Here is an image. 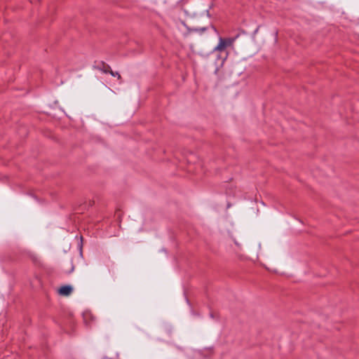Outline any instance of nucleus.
<instances>
[{"mask_svg":"<svg viewBox=\"0 0 359 359\" xmlns=\"http://www.w3.org/2000/svg\"><path fill=\"white\" fill-rule=\"evenodd\" d=\"M235 41L234 38H226L223 39L222 37L219 38V43L213 49L214 52H222L225 50L226 48L229 46H233Z\"/></svg>","mask_w":359,"mask_h":359,"instance_id":"obj_1","label":"nucleus"},{"mask_svg":"<svg viewBox=\"0 0 359 359\" xmlns=\"http://www.w3.org/2000/svg\"><path fill=\"white\" fill-rule=\"evenodd\" d=\"M102 72H104V73H109V72L111 69V67L109 65H103V67L102 69Z\"/></svg>","mask_w":359,"mask_h":359,"instance_id":"obj_4","label":"nucleus"},{"mask_svg":"<svg viewBox=\"0 0 359 359\" xmlns=\"http://www.w3.org/2000/svg\"><path fill=\"white\" fill-rule=\"evenodd\" d=\"M207 29L206 27H202V28H193L190 31L191 32H198L200 33L204 32Z\"/></svg>","mask_w":359,"mask_h":359,"instance_id":"obj_5","label":"nucleus"},{"mask_svg":"<svg viewBox=\"0 0 359 359\" xmlns=\"http://www.w3.org/2000/svg\"><path fill=\"white\" fill-rule=\"evenodd\" d=\"M109 74L112 76H116L117 79L120 81V83H122V78H121V76L120 75V74L118 72H113L112 70H110Z\"/></svg>","mask_w":359,"mask_h":359,"instance_id":"obj_3","label":"nucleus"},{"mask_svg":"<svg viewBox=\"0 0 359 359\" xmlns=\"http://www.w3.org/2000/svg\"><path fill=\"white\" fill-rule=\"evenodd\" d=\"M234 241V243L236 244V245L239 248L241 249V245L240 243H238L236 240H233Z\"/></svg>","mask_w":359,"mask_h":359,"instance_id":"obj_6","label":"nucleus"},{"mask_svg":"<svg viewBox=\"0 0 359 359\" xmlns=\"http://www.w3.org/2000/svg\"><path fill=\"white\" fill-rule=\"evenodd\" d=\"M72 290L73 289L70 285H64L59 289L58 292L60 295L68 296L72 293Z\"/></svg>","mask_w":359,"mask_h":359,"instance_id":"obj_2","label":"nucleus"},{"mask_svg":"<svg viewBox=\"0 0 359 359\" xmlns=\"http://www.w3.org/2000/svg\"><path fill=\"white\" fill-rule=\"evenodd\" d=\"M212 28L214 29L215 32H217V29L214 26H212Z\"/></svg>","mask_w":359,"mask_h":359,"instance_id":"obj_7","label":"nucleus"}]
</instances>
